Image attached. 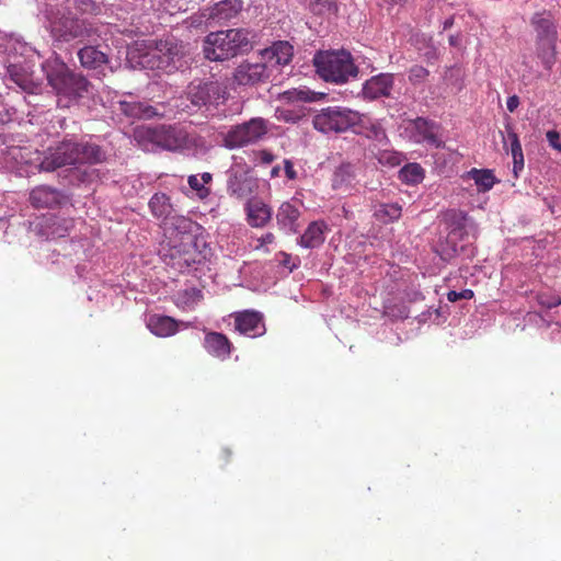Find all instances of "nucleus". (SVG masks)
Instances as JSON below:
<instances>
[{
	"mask_svg": "<svg viewBox=\"0 0 561 561\" xmlns=\"http://www.w3.org/2000/svg\"><path fill=\"white\" fill-rule=\"evenodd\" d=\"M449 42H450L451 45L455 43V39H454L453 36L449 38Z\"/></svg>",
	"mask_w": 561,
	"mask_h": 561,
	"instance_id": "obj_59",
	"label": "nucleus"
},
{
	"mask_svg": "<svg viewBox=\"0 0 561 561\" xmlns=\"http://www.w3.org/2000/svg\"><path fill=\"white\" fill-rule=\"evenodd\" d=\"M328 226L324 221H312L299 239V244L307 249L320 247L324 242Z\"/></svg>",
	"mask_w": 561,
	"mask_h": 561,
	"instance_id": "obj_26",
	"label": "nucleus"
},
{
	"mask_svg": "<svg viewBox=\"0 0 561 561\" xmlns=\"http://www.w3.org/2000/svg\"><path fill=\"white\" fill-rule=\"evenodd\" d=\"M402 207L398 203L380 204L375 210V217L383 224L398 220L401 217Z\"/></svg>",
	"mask_w": 561,
	"mask_h": 561,
	"instance_id": "obj_32",
	"label": "nucleus"
},
{
	"mask_svg": "<svg viewBox=\"0 0 561 561\" xmlns=\"http://www.w3.org/2000/svg\"><path fill=\"white\" fill-rule=\"evenodd\" d=\"M507 137L511 141V153L516 154L523 152L522 145L518 138V135L514 131L513 127L508 124L506 125Z\"/></svg>",
	"mask_w": 561,
	"mask_h": 561,
	"instance_id": "obj_43",
	"label": "nucleus"
},
{
	"mask_svg": "<svg viewBox=\"0 0 561 561\" xmlns=\"http://www.w3.org/2000/svg\"><path fill=\"white\" fill-rule=\"evenodd\" d=\"M413 126L417 136V141L426 142L435 148L444 146L439 137V125L424 117H417L413 121Z\"/></svg>",
	"mask_w": 561,
	"mask_h": 561,
	"instance_id": "obj_20",
	"label": "nucleus"
},
{
	"mask_svg": "<svg viewBox=\"0 0 561 561\" xmlns=\"http://www.w3.org/2000/svg\"><path fill=\"white\" fill-rule=\"evenodd\" d=\"M227 192L239 199L248 197L253 192V182L244 172H231L227 181Z\"/></svg>",
	"mask_w": 561,
	"mask_h": 561,
	"instance_id": "obj_24",
	"label": "nucleus"
},
{
	"mask_svg": "<svg viewBox=\"0 0 561 561\" xmlns=\"http://www.w3.org/2000/svg\"><path fill=\"white\" fill-rule=\"evenodd\" d=\"M268 131V122L254 117L248 122L232 126L224 138L225 147L242 148L259 142Z\"/></svg>",
	"mask_w": 561,
	"mask_h": 561,
	"instance_id": "obj_9",
	"label": "nucleus"
},
{
	"mask_svg": "<svg viewBox=\"0 0 561 561\" xmlns=\"http://www.w3.org/2000/svg\"><path fill=\"white\" fill-rule=\"evenodd\" d=\"M147 328L159 337H168L178 332L179 325L178 321L172 317L152 314L148 319Z\"/></svg>",
	"mask_w": 561,
	"mask_h": 561,
	"instance_id": "obj_25",
	"label": "nucleus"
},
{
	"mask_svg": "<svg viewBox=\"0 0 561 561\" xmlns=\"http://www.w3.org/2000/svg\"><path fill=\"white\" fill-rule=\"evenodd\" d=\"M185 93L194 107L206 111L217 108L229 98L227 85L218 80H193Z\"/></svg>",
	"mask_w": 561,
	"mask_h": 561,
	"instance_id": "obj_7",
	"label": "nucleus"
},
{
	"mask_svg": "<svg viewBox=\"0 0 561 561\" xmlns=\"http://www.w3.org/2000/svg\"><path fill=\"white\" fill-rule=\"evenodd\" d=\"M270 78L267 66L264 62H241L233 71V83L238 85H254Z\"/></svg>",
	"mask_w": 561,
	"mask_h": 561,
	"instance_id": "obj_14",
	"label": "nucleus"
},
{
	"mask_svg": "<svg viewBox=\"0 0 561 561\" xmlns=\"http://www.w3.org/2000/svg\"><path fill=\"white\" fill-rule=\"evenodd\" d=\"M519 105V98L517 95H512L506 101L507 110L513 113Z\"/></svg>",
	"mask_w": 561,
	"mask_h": 561,
	"instance_id": "obj_54",
	"label": "nucleus"
},
{
	"mask_svg": "<svg viewBox=\"0 0 561 561\" xmlns=\"http://www.w3.org/2000/svg\"><path fill=\"white\" fill-rule=\"evenodd\" d=\"M366 119L367 117L365 116L363 124L360 126H357V130H362V134H364L366 137L376 140H381L386 138V133L379 124L366 122Z\"/></svg>",
	"mask_w": 561,
	"mask_h": 561,
	"instance_id": "obj_36",
	"label": "nucleus"
},
{
	"mask_svg": "<svg viewBox=\"0 0 561 561\" xmlns=\"http://www.w3.org/2000/svg\"><path fill=\"white\" fill-rule=\"evenodd\" d=\"M78 142L64 139L56 147L49 148L41 161L39 168L53 172L59 168L75 165L79 161Z\"/></svg>",
	"mask_w": 561,
	"mask_h": 561,
	"instance_id": "obj_12",
	"label": "nucleus"
},
{
	"mask_svg": "<svg viewBox=\"0 0 561 561\" xmlns=\"http://www.w3.org/2000/svg\"><path fill=\"white\" fill-rule=\"evenodd\" d=\"M7 72L12 82L27 93H34L37 84L33 81L32 73L27 66L22 64H10Z\"/></svg>",
	"mask_w": 561,
	"mask_h": 561,
	"instance_id": "obj_23",
	"label": "nucleus"
},
{
	"mask_svg": "<svg viewBox=\"0 0 561 561\" xmlns=\"http://www.w3.org/2000/svg\"><path fill=\"white\" fill-rule=\"evenodd\" d=\"M135 137L138 141H147L170 151L182 149L188 142L186 130L176 125L140 127L136 129Z\"/></svg>",
	"mask_w": 561,
	"mask_h": 561,
	"instance_id": "obj_8",
	"label": "nucleus"
},
{
	"mask_svg": "<svg viewBox=\"0 0 561 561\" xmlns=\"http://www.w3.org/2000/svg\"><path fill=\"white\" fill-rule=\"evenodd\" d=\"M275 240V237L272 232H267L265 234H263L257 241H259V245L256 247L257 249L259 248H262V247H265L267 244H271L273 243Z\"/></svg>",
	"mask_w": 561,
	"mask_h": 561,
	"instance_id": "obj_53",
	"label": "nucleus"
},
{
	"mask_svg": "<svg viewBox=\"0 0 561 561\" xmlns=\"http://www.w3.org/2000/svg\"><path fill=\"white\" fill-rule=\"evenodd\" d=\"M279 172H280V167L279 165L273 167L272 170H271V178L278 176Z\"/></svg>",
	"mask_w": 561,
	"mask_h": 561,
	"instance_id": "obj_56",
	"label": "nucleus"
},
{
	"mask_svg": "<svg viewBox=\"0 0 561 561\" xmlns=\"http://www.w3.org/2000/svg\"><path fill=\"white\" fill-rule=\"evenodd\" d=\"M149 208L151 214L158 219H165L172 213L170 198L164 193H156L149 201Z\"/></svg>",
	"mask_w": 561,
	"mask_h": 561,
	"instance_id": "obj_31",
	"label": "nucleus"
},
{
	"mask_svg": "<svg viewBox=\"0 0 561 561\" xmlns=\"http://www.w3.org/2000/svg\"><path fill=\"white\" fill-rule=\"evenodd\" d=\"M538 302L540 306L547 308V309H551V308H554L559 305H561V298L558 297H548L546 295H538Z\"/></svg>",
	"mask_w": 561,
	"mask_h": 561,
	"instance_id": "obj_48",
	"label": "nucleus"
},
{
	"mask_svg": "<svg viewBox=\"0 0 561 561\" xmlns=\"http://www.w3.org/2000/svg\"><path fill=\"white\" fill-rule=\"evenodd\" d=\"M46 78L58 96V104L66 101L62 106L68 107L69 103L85 96L89 92L90 82L87 78L71 71L64 62L49 68Z\"/></svg>",
	"mask_w": 561,
	"mask_h": 561,
	"instance_id": "obj_4",
	"label": "nucleus"
},
{
	"mask_svg": "<svg viewBox=\"0 0 561 561\" xmlns=\"http://www.w3.org/2000/svg\"><path fill=\"white\" fill-rule=\"evenodd\" d=\"M256 154L262 164H270L275 160V156L268 150H260Z\"/></svg>",
	"mask_w": 561,
	"mask_h": 561,
	"instance_id": "obj_51",
	"label": "nucleus"
},
{
	"mask_svg": "<svg viewBox=\"0 0 561 561\" xmlns=\"http://www.w3.org/2000/svg\"><path fill=\"white\" fill-rule=\"evenodd\" d=\"M48 228L50 231L48 236L51 238H62L68 231L72 228L73 222L71 219L67 218H58L56 216H51L47 219Z\"/></svg>",
	"mask_w": 561,
	"mask_h": 561,
	"instance_id": "obj_34",
	"label": "nucleus"
},
{
	"mask_svg": "<svg viewBox=\"0 0 561 561\" xmlns=\"http://www.w3.org/2000/svg\"><path fill=\"white\" fill-rule=\"evenodd\" d=\"M365 115L345 106H328L319 111L312 118V126L322 134H342L357 130V126L363 124Z\"/></svg>",
	"mask_w": 561,
	"mask_h": 561,
	"instance_id": "obj_5",
	"label": "nucleus"
},
{
	"mask_svg": "<svg viewBox=\"0 0 561 561\" xmlns=\"http://www.w3.org/2000/svg\"><path fill=\"white\" fill-rule=\"evenodd\" d=\"M284 170L285 174L289 180H295L297 178V172L294 169V164L290 160H284Z\"/></svg>",
	"mask_w": 561,
	"mask_h": 561,
	"instance_id": "obj_52",
	"label": "nucleus"
},
{
	"mask_svg": "<svg viewBox=\"0 0 561 561\" xmlns=\"http://www.w3.org/2000/svg\"><path fill=\"white\" fill-rule=\"evenodd\" d=\"M469 175L482 192L491 190L495 183V178L491 170L472 169Z\"/></svg>",
	"mask_w": 561,
	"mask_h": 561,
	"instance_id": "obj_35",
	"label": "nucleus"
},
{
	"mask_svg": "<svg viewBox=\"0 0 561 561\" xmlns=\"http://www.w3.org/2000/svg\"><path fill=\"white\" fill-rule=\"evenodd\" d=\"M454 24V19L453 18H449L447 20L444 21V30H447L449 27H451V25Z\"/></svg>",
	"mask_w": 561,
	"mask_h": 561,
	"instance_id": "obj_57",
	"label": "nucleus"
},
{
	"mask_svg": "<svg viewBox=\"0 0 561 561\" xmlns=\"http://www.w3.org/2000/svg\"><path fill=\"white\" fill-rule=\"evenodd\" d=\"M465 216L460 214V218L457 221L456 226L449 231L447 236V242L451 244L453 253L457 252V240L462 239L466 233L465 230Z\"/></svg>",
	"mask_w": 561,
	"mask_h": 561,
	"instance_id": "obj_37",
	"label": "nucleus"
},
{
	"mask_svg": "<svg viewBox=\"0 0 561 561\" xmlns=\"http://www.w3.org/2000/svg\"><path fill=\"white\" fill-rule=\"evenodd\" d=\"M78 57L82 67L88 69H99L108 64V56L96 46H84L78 51Z\"/></svg>",
	"mask_w": 561,
	"mask_h": 561,
	"instance_id": "obj_27",
	"label": "nucleus"
},
{
	"mask_svg": "<svg viewBox=\"0 0 561 561\" xmlns=\"http://www.w3.org/2000/svg\"><path fill=\"white\" fill-rule=\"evenodd\" d=\"M79 161L78 163H99L105 159V153L100 146L94 144H79Z\"/></svg>",
	"mask_w": 561,
	"mask_h": 561,
	"instance_id": "obj_30",
	"label": "nucleus"
},
{
	"mask_svg": "<svg viewBox=\"0 0 561 561\" xmlns=\"http://www.w3.org/2000/svg\"><path fill=\"white\" fill-rule=\"evenodd\" d=\"M181 46L171 41H160L154 47L139 55L138 64L150 69L176 68L175 62L181 57Z\"/></svg>",
	"mask_w": 561,
	"mask_h": 561,
	"instance_id": "obj_10",
	"label": "nucleus"
},
{
	"mask_svg": "<svg viewBox=\"0 0 561 561\" xmlns=\"http://www.w3.org/2000/svg\"><path fill=\"white\" fill-rule=\"evenodd\" d=\"M262 58L268 62H275V65L285 66L288 65L294 56V47L285 41L274 43L270 48H265L261 53Z\"/></svg>",
	"mask_w": 561,
	"mask_h": 561,
	"instance_id": "obj_22",
	"label": "nucleus"
},
{
	"mask_svg": "<svg viewBox=\"0 0 561 561\" xmlns=\"http://www.w3.org/2000/svg\"><path fill=\"white\" fill-rule=\"evenodd\" d=\"M311 10L316 13H323L325 11L330 12L335 9V4L332 0H316L311 4Z\"/></svg>",
	"mask_w": 561,
	"mask_h": 561,
	"instance_id": "obj_45",
	"label": "nucleus"
},
{
	"mask_svg": "<svg viewBox=\"0 0 561 561\" xmlns=\"http://www.w3.org/2000/svg\"><path fill=\"white\" fill-rule=\"evenodd\" d=\"M121 111L129 117L138 119H148L157 115V111L151 105H147L140 102H126L119 103Z\"/></svg>",
	"mask_w": 561,
	"mask_h": 561,
	"instance_id": "obj_29",
	"label": "nucleus"
},
{
	"mask_svg": "<svg viewBox=\"0 0 561 561\" xmlns=\"http://www.w3.org/2000/svg\"><path fill=\"white\" fill-rule=\"evenodd\" d=\"M75 8L82 14H98L100 7L93 0H75Z\"/></svg>",
	"mask_w": 561,
	"mask_h": 561,
	"instance_id": "obj_40",
	"label": "nucleus"
},
{
	"mask_svg": "<svg viewBox=\"0 0 561 561\" xmlns=\"http://www.w3.org/2000/svg\"><path fill=\"white\" fill-rule=\"evenodd\" d=\"M547 140L549 145L561 152V137L559 131L557 130H548L546 134Z\"/></svg>",
	"mask_w": 561,
	"mask_h": 561,
	"instance_id": "obj_49",
	"label": "nucleus"
},
{
	"mask_svg": "<svg viewBox=\"0 0 561 561\" xmlns=\"http://www.w3.org/2000/svg\"><path fill=\"white\" fill-rule=\"evenodd\" d=\"M393 85L394 76L392 73H379L365 81L362 89V95L364 100L367 101L389 98Z\"/></svg>",
	"mask_w": 561,
	"mask_h": 561,
	"instance_id": "obj_15",
	"label": "nucleus"
},
{
	"mask_svg": "<svg viewBox=\"0 0 561 561\" xmlns=\"http://www.w3.org/2000/svg\"><path fill=\"white\" fill-rule=\"evenodd\" d=\"M399 179L407 184H419L424 179V169L419 163H408L400 170Z\"/></svg>",
	"mask_w": 561,
	"mask_h": 561,
	"instance_id": "obj_33",
	"label": "nucleus"
},
{
	"mask_svg": "<svg viewBox=\"0 0 561 561\" xmlns=\"http://www.w3.org/2000/svg\"><path fill=\"white\" fill-rule=\"evenodd\" d=\"M430 75L428 70L422 66H414L409 71V79L413 83L424 81Z\"/></svg>",
	"mask_w": 561,
	"mask_h": 561,
	"instance_id": "obj_42",
	"label": "nucleus"
},
{
	"mask_svg": "<svg viewBox=\"0 0 561 561\" xmlns=\"http://www.w3.org/2000/svg\"><path fill=\"white\" fill-rule=\"evenodd\" d=\"M201 180L204 184H208L211 182L213 180V175L211 173L209 172H204L202 175H201Z\"/></svg>",
	"mask_w": 561,
	"mask_h": 561,
	"instance_id": "obj_55",
	"label": "nucleus"
},
{
	"mask_svg": "<svg viewBox=\"0 0 561 561\" xmlns=\"http://www.w3.org/2000/svg\"><path fill=\"white\" fill-rule=\"evenodd\" d=\"M230 456H231V451H230L229 449H224V450H222V457H224V459H225L226 461H228V460H229Z\"/></svg>",
	"mask_w": 561,
	"mask_h": 561,
	"instance_id": "obj_58",
	"label": "nucleus"
},
{
	"mask_svg": "<svg viewBox=\"0 0 561 561\" xmlns=\"http://www.w3.org/2000/svg\"><path fill=\"white\" fill-rule=\"evenodd\" d=\"M378 160L382 164H389L391 167H397L400 164L401 159L400 156L392 151H382L379 153Z\"/></svg>",
	"mask_w": 561,
	"mask_h": 561,
	"instance_id": "obj_44",
	"label": "nucleus"
},
{
	"mask_svg": "<svg viewBox=\"0 0 561 561\" xmlns=\"http://www.w3.org/2000/svg\"><path fill=\"white\" fill-rule=\"evenodd\" d=\"M211 22L207 20V15H204V10L198 14H193L187 20L188 25L195 28H202L203 26L207 28L211 25Z\"/></svg>",
	"mask_w": 561,
	"mask_h": 561,
	"instance_id": "obj_41",
	"label": "nucleus"
},
{
	"mask_svg": "<svg viewBox=\"0 0 561 561\" xmlns=\"http://www.w3.org/2000/svg\"><path fill=\"white\" fill-rule=\"evenodd\" d=\"M513 171L515 173V176L518 175V172L522 171L524 169V154L523 152H519V153H516V154H513Z\"/></svg>",
	"mask_w": 561,
	"mask_h": 561,
	"instance_id": "obj_50",
	"label": "nucleus"
},
{
	"mask_svg": "<svg viewBox=\"0 0 561 561\" xmlns=\"http://www.w3.org/2000/svg\"><path fill=\"white\" fill-rule=\"evenodd\" d=\"M255 34L248 28L210 32L203 42V53L210 61H225L253 48Z\"/></svg>",
	"mask_w": 561,
	"mask_h": 561,
	"instance_id": "obj_1",
	"label": "nucleus"
},
{
	"mask_svg": "<svg viewBox=\"0 0 561 561\" xmlns=\"http://www.w3.org/2000/svg\"><path fill=\"white\" fill-rule=\"evenodd\" d=\"M178 298L184 305H194L203 298L202 290L196 287H190L180 291Z\"/></svg>",
	"mask_w": 561,
	"mask_h": 561,
	"instance_id": "obj_38",
	"label": "nucleus"
},
{
	"mask_svg": "<svg viewBox=\"0 0 561 561\" xmlns=\"http://www.w3.org/2000/svg\"><path fill=\"white\" fill-rule=\"evenodd\" d=\"M244 209L251 227L262 228L272 219V208L260 198L249 199Z\"/></svg>",
	"mask_w": 561,
	"mask_h": 561,
	"instance_id": "obj_19",
	"label": "nucleus"
},
{
	"mask_svg": "<svg viewBox=\"0 0 561 561\" xmlns=\"http://www.w3.org/2000/svg\"><path fill=\"white\" fill-rule=\"evenodd\" d=\"M241 10V0H222L215 3L211 8L204 9V15H207L208 21L221 24L236 18Z\"/></svg>",
	"mask_w": 561,
	"mask_h": 561,
	"instance_id": "obj_17",
	"label": "nucleus"
},
{
	"mask_svg": "<svg viewBox=\"0 0 561 561\" xmlns=\"http://www.w3.org/2000/svg\"><path fill=\"white\" fill-rule=\"evenodd\" d=\"M278 118L284 119L285 122L296 123L300 119L301 115L297 112L277 108Z\"/></svg>",
	"mask_w": 561,
	"mask_h": 561,
	"instance_id": "obj_47",
	"label": "nucleus"
},
{
	"mask_svg": "<svg viewBox=\"0 0 561 561\" xmlns=\"http://www.w3.org/2000/svg\"><path fill=\"white\" fill-rule=\"evenodd\" d=\"M187 183L190 187L197 193L199 198H206L210 194V190L205 186L198 175H190Z\"/></svg>",
	"mask_w": 561,
	"mask_h": 561,
	"instance_id": "obj_39",
	"label": "nucleus"
},
{
	"mask_svg": "<svg viewBox=\"0 0 561 561\" xmlns=\"http://www.w3.org/2000/svg\"><path fill=\"white\" fill-rule=\"evenodd\" d=\"M204 347L208 354L220 360L229 358L233 348L227 335L215 331L205 334Z\"/></svg>",
	"mask_w": 561,
	"mask_h": 561,
	"instance_id": "obj_18",
	"label": "nucleus"
},
{
	"mask_svg": "<svg viewBox=\"0 0 561 561\" xmlns=\"http://www.w3.org/2000/svg\"><path fill=\"white\" fill-rule=\"evenodd\" d=\"M176 221L183 231L171 239L169 249L163 255L169 259L168 264L182 272L194 264H201L206 259V254L199 250L196 236L188 231L192 221L185 217H178Z\"/></svg>",
	"mask_w": 561,
	"mask_h": 561,
	"instance_id": "obj_2",
	"label": "nucleus"
},
{
	"mask_svg": "<svg viewBox=\"0 0 561 561\" xmlns=\"http://www.w3.org/2000/svg\"><path fill=\"white\" fill-rule=\"evenodd\" d=\"M299 208L291 202H284L277 209L276 221L280 230L289 233H296L299 228Z\"/></svg>",
	"mask_w": 561,
	"mask_h": 561,
	"instance_id": "obj_21",
	"label": "nucleus"
},
{
	"mask_svg": "<svg viewBox=\"0 0 561 561\" xmlns=\"http://www.w3.org/2000/svg\"><path fill=\"white\" fill-rule=\"evenodd\" d=\"M234 320V329L240 334L249 337L262 336L266 332L264 317L255 310H243L231 313Z\"/></svg>",
	"mask_w": 561,
	"mask_h": 561,
	"instance_id": "obj_13",
	"label": "nucleus"
},
{
	"mask_svg": "<svg viewBox=\"0 0 561 561\" xmlns=\"http://www.w3.org/2000/svg\"><path fill=\"white\" fill-rule=\"evenodd\" d=\"M51 35L61 42L83 41L96 35V27L88 20L62 16L53 22Z\"/></svg>",
	"mask_w": 561,
	"mask_h": 561,
	"instance_id": "obj_11",
	"label": "nucleus"
},
{
	"mask_svg": "<svg viewBox=\"0 0 561 561\" xmlns=\"http://www.w3.org/2000/svg\"><path fill=\"white\" fill-rule=\"evenodd\" d=\"M313 64L321 79L335 84L346 83L357 78L359 72L351 53L344 49L319 51L314 55Z\"/></svg>",
	"mask_w": 561,
	"mask_h": 561,
	"instance_id": "obj_3",
	"label": "nucleus"
},
{
	"mask_svg": "<svg viewBox=\"0 0 561 561\" xmlns=\"http://www.w3.org/2000/svg\"><path fill=\"white\" fill-rule=\"evenodd\" d=\"M67 201L68 197L62 192L48 185L36 186L30 193V202L36 208H54Z\"/></svg>",
	"mask_w": 561,
	"mask_h": 561,
	"instance_id": "obj_16",
	"label": "nucleus"
},
{
	"mask_svg": "<svg viewBox=\"0 0 561 561\" xmlns=\"http://www.w3.org/2000/svg\"><path fill=\"white\" fill-rule=\"evenodd\" d=\"M531 26L536 33L537 55L546 69H551L556 61L557 26L548 12L536 13L531 18Z\"/></svg>",
	"mask_w": 561,
	"mask_h": 561,
	"instance_id": "obj_6",
	"label": "nucleus"
},
{
	"mask_svg": "<svg viewBox=\"0 0 561 561\" xmlns=\"http://www.w3.org/2000/svg\"><path fill=\"white\" fill-rule=\"evenodd\" d=\"M325 96L322 92H314L306 88L290 89L278 94L277 100L290 104L295 102H316Z\"/></svg>",
	"mask_w": 561,
	"mask_h": 561,
	"instance_id": "obj_28",
	"label": "nucleus"
},
{
	"mask_svg": "<svg viewBox=\"0 0 561 561\" xmlns=\"http://www.w3.org/2000/svg\"><path fill=\"white\" fill-rule=\"evenodd\" d=\"M473 296H474V294H473V290H471V289H463L461 291L450 290L447 294V299L450 302H456L460 299L469 300V299L473 298Z\"/></svg>",
	"mask_w": 561,
	"mask_h": 561,
	"instance_id": "obj_46",
	"label": "nucleus"
}]
</instances>
